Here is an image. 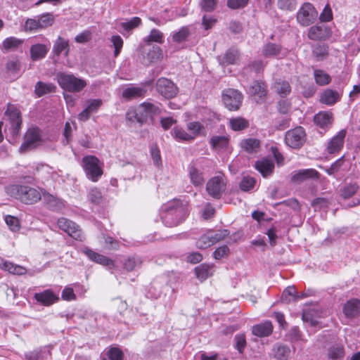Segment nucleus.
<instances>
[{"mask_svg":"<svg viewBox=\"0 0 360 360\" xmlns=\"http://www.w3.org/2000/svg\"><path fill=\"white\" fill-rule=\"evenodd\" d=\"M187 214L186 204L176 199L162 205L160 212L162 223L167 227L180 224L185 220Z\"/></svg>","mask_w":360,"mask_h":360,"instance_id":"obj_1","label":"nucleus"},{"mask_svg":"<svg viewBox=\"0 0 360 360\" xmlns=\"http://www.w3.org/2000/svg\"><path fill=\"white\" fill-rule=\"evenodd\" d=\"M6 191L11 197L27 205L34 204L41 198L39 190L27 186L11 185L6 188Z\"/></svg>","mask_w":360,"mask_h":360,"instance_id":"obj_2","label":"nucleus"},{"mask_svg":"<svg viewBox=\"0 0 360 360\" xmlns=\"http://www.w3.org/2000/svg\"><path fill=\"white\" fill-rule=\"evenodd\" d=\"M173 132L174 138L179 141H191L206 134L205 126L195 121L188 122L186 127H175Z\"/></svg>","mask_w":360,"mask_h":360,"instance_id":"obj_3","label":"nucleus"},{"mask_svg":"<svg viewBox=\"0 0 360 360\" xmlns=\"http://www.w3.org/2000/svg\"><path fill=\"white\" fill-rule=\"evenodd\" d=\"M159 112L160 108L158 105L144 102L135 108L129 109L126 114V119L130 122L136 121L143 124L148 117H152Z\"/></svg>","mask_w":360,"mask_h":360,"instance_id":"obj_4","label":"nucleus"},{"mask_svg":"<svg viewBox=\"0 0 360 360\" xmlns=\"http://www.w3.org/2000/svg\"><path fill=\"white\" fill-rule=\"evenodd\" d=\"M56 77L59 86L63 90L70 93H79L87 85L85 79L77 77L72 73L58 72Z\"/></svg>","mask_w":360,"mask_h":360,"instance_id":"obj_5","label":"nucleus"},{"mask_svg":"<svg viewBox=\"0 0 360 360\" xmlns=\"http://www.w3.org/2000/svg\"><path fill=\"white\" fill-rule=\"evenodd\" d=\"M82 167L88 179L96 182L103 174L99 160L92 155L85 156L82 159Z\"/></svg>","mask_w":360,"mask_h":360,"instance_id":"obj_6","label":"nucleus"},{"mask_svg":"<svg viewBox=\"0 0 360 360\" xmlns=\"http://www.w3.org/2000/svg\"><path fill=\"white\" fill-rule=\"evenodd\" d=\"M228 235L229 231L226 229L217 231L208 230L196 241V246L199 249L207 248L224 240Z\"/></svg>","mask_w":360,"mask_h":360,"instance_id":"obj_7","label":"nucleus"},{"mask_svg":"<svg viewBox=\"0 0 360 360\" xmlns=\"http://www.w3.org/2000/svg\"><path fill=\"white\" fill-rule=\"evenodd\" d=\"M318 17V12L310 3H304L302 5L297 13V22L303 27H307L314 23Z\"/></svg>","mask_w":360,"mask_h":360,"instance_id":"obj_8","label":"nucleus"},{"mask_svg":"<svg viewBox=\"0 0 360 360\" xmlns=\"http://www.w3.org/2000/svg\"><path fill=\"white\" fill-rule=\"evenodd\" d=\"M4 115L11 124V127L9 128L10 132L13 136L18 135L22 124L20 110L14 105L8 104Z\"/></svg>","mask_w":360,"mask_h":360,"instance_id":"obj_9","label":"nucleus"},{"mask_svg":"<svg viewBox=\"0 0 360 360\" xmlns=\"http://www.w3.org/2000/svg\"><path fill=\"white\" fill-rule=\"evenodd\" d=\"M306 141V133L303 127H297L288 130L285 136V143L292 148H300Z\"/></svg>","mask_w":360,"mask_h":360,"instance_id":"obj_10","label":"nucleus"},{"mask_svg":"<svg viewBox=\"0 0 360 360\" xmlns=\"http://www.w3.org/2000/svg\"><path fill=\"white\" fill-rule=\"evenodd\" d=\"M226 188V179L219 174L211 178L206 184L207 193L214 198H219Z\"/></svg>","mask_w":360,"mask_h":360,"instance_id":"obj_11","label":"nucleus"},{"mask_svg":"<svg viewBox=\"0 0 360 360\" xmlns=\"http://www.w3.org/2000/svg\"><path fill=\"white\" fill-rule=\"evenodd\" d=\"M222 99L229 110H237L241 105L243 95L238 90L229 89L224 91Z\"/></svg>","mask_w":360,"mask_h":360,"instance_id":"obj_12","label":"nucleus"},{"mask_svg":"<svg viewBox=\"0 0 360 360\" xmlns=\"http://www.w3.org/2000/svg\"><path fill=\"white\" fill-rule=\"evenodd\" d=\"M57 224L60 229L67 233L73 238L78 240H83L84 236L82 231L79 229V226L77 225L75 222L66 218L61 217L58 219Z\"/></svg>","mask_w":360,"mask_h":360,"instance_id":"obj_13","label":"nucleus"},{"mask_svg":"<svg viewBox=\"0 0 360 360\" xmlns=\"http://www.w3.org/2000/svg\"><path fill=\"white\" fill-rule=\"evenodd\" d=\"M40 142L39 130L30 128L25 134V140L20 147V152H27L37 147Z\"/></svg>","mask_w":360,"mask_h":360,"instance_id":"obj_14","label":"nucleus"},{"mask_svg":"<svg viewBox=\"0 0 360 360\" xmlns=\"http://www.w3.org/2000/svg\"><path fill=\"white\" fill-rule=\"evenodd\" d=\"M156 89L158 93L166 98L174 97L178 91L176 86L169 79L162 77L156 83Z\"/></svg>","mask_w":360,"mask_h":360,"instance_id":"obj_15","label":"nucleus"},{"mask_svg":"<svg viewBox=\"0 0 360 360\" xmlns=\"http://www.w3.org/2000/svg\"><path fill=\"white\" fill-rule=\"evenodd\" d=\"M347 130L342 129L333 136L328 142L327 152L330 154L339 153L343 148Z\"/></svg>","mask_w":360,"mask_h":360,"instance_id":"obj_16","label":"nucleus"},{"mask_svg":"<svg viewBox=\"0 0 360 360\" xmlns=\"http://www.w3.org/2000/svg\"><path fill=\"white\" fill-rule=\"evenodd\" d=\"M34 297L37 302L45 307H49L59 300L58 295L51 289L36 292Z\"/></svg>","mask_w":360,"mask_h":360,"instance_id":"obj_17","label":"nucleus"},{"mask_svg":"<svg viewBox=\"0 0 360 360\" xmlns=\"http://www.w3.org/2000/svg\"><path fill=\"white\" fill-rule=\"evenodd\" d=\"M82 252L85 254L90 260L105 266L109 269H112L115 267V263L111 259L100 255L86 247L84 248Z\"/></svg>","mask_w":360,"mask_h":360,"instance_id":"obj_18","label":"nucleus"},{"mask_svg":"<svg viewBox=\"0 0 360 360\" xmlns=\"http://www.w3.org/2000/svg\"><path fill=\"white\" fill-rule=\"evenodd\" d=\"M103 105L101 99H89L86 101V108L78 115L80 121L85 122L89 120L91 114L96 113Z\"/></svg>","mask_w":360,"mask_h":360,"instance_id":"obj_19","label":"nucleus"},{"mask_svg":"<svg viewBox=\"0 0 360 360\" xmlns=\"http://www.w3.org/2000/svg\"><path fill=\"white\" fill-rule=\"evenodd\" d=\"M209 143L212 150L217 152H223L228 150L229 146V136L224 135L212 136Z\"/></svg>","mask_w":360,"mask_h":360,"instance_id":"obj_20","label":"nucleus"},{"mask_svg":"<svg viewBox=\"0 0 360 360\" xmlns=\"http://www.w3.org/2000/svg\"><path fill=\"white\" fill-rule=\"evenodd\" d=\"M318 172L314 169H300L291 173V181L294 183H301L308 179L318 178Z\"/></svg>","mask_w":360,"mask_h":360,"instance_id":"obj_21","label":"nucleus"},{"mask_svg":"<svg viewBox=\"0 0 360 360\" xmlns=\"http://www.w3.org/2000/svg\"><path fill=\"white\" fill-rule=\"evenodd\" d=\"M330 34V30L323 25H316L309 28L308 37L312 40H322L328 38Z\"/></svg>","mask_w":360,"mask_h":360,"instance_id":"obj_22","label":"nucleus"},{"mask_svg":"<svg viewBox=\"0 0 360 360\" xmlns=\"http://www.w3.org/2000/svg\"><path fill=\"white\" fill-rule=\"evenodd\" d=\"M262 53L267 58H282L285 55L286 51L278 44L268 43L263 47Z\"/></svg>","mask_w":360,"mask_h":360,"instance_id":"obj_23","label":"nucleus"},{"mask_svg":"<svg viewBox=\"0 0 360 360\" xmlns=\"http://www.w3.org/2000/svg\"><path fill=\"white\" fill-rule=\"evenodd\" d=\"M0 269L4 270L6 271L9 272L10 274L22 276L27 274V271L25 267L15 264L13 262L4 260V259L0 257Z\"/></svg>","mask_w":360,"mask_h":360,"instance_id":"obj_24","label":"nucleus"},{"mask_svg":"<svg viewBox=\"0 0 360 360\" xmlns=\"http://www.w3.org/2000/svg\"><path fill=\"white\" fill-rule=\"evenodd\" d=\"M255 168L264 177H267L273 173L274 163L270 158H264L256 162Z\"/></svg>","mask_w":360,"mask_h":360,"instance_id":"obj_25","label":"nucleus"},{"mask_svg":"<svg viewBox=\"0 0 360 360\" xmlns=\"http://www.w3.org/2000/svg\"><path fill=\"white\" fill-rule=\"evenodd\" d=\"M273 325L271 321H266L263 323L257 324L252 327V333L257 337H267L272 333Z\"/></svg>","mask_w":360,"mask_h":360,"instance_id":"obj_26","label":"nucleus"},{"mask_svg":"<svg viewBox=\"0 0 360 360\" xmlns=\"http://www.w3.org/2000/svg\"><path fill=\"white\" fill-rule=\"evenodd\" d=\"M23 43V39L15 37L6 38L0 44V49L3 52L16 51Z\"/></svg>","mask_w":360,"mask_h":360,"instance_id":"obj_27","label":"nucleus"},{"mask_svg":"<svg viewBox=\"0 0 360 360\" xmlns=\"http://www.w3.org/2000/svg\"><path fill=\"white\" fill-rule=\"evenodd\" d=\"M328 360H343L345 356V348L340 343L331 345L327 349Z\"/></svg>","mask_w":360,"mask_h":360,"instance_id":"obj_28","label":"nucleus"},{"mask_svg":"<svg viewBox=\"0 0 360 360\" xmlns=\"http://www.w3.org/2000/svg\"><path fill=\"white\" fill-rule=\"evenodd\" d=\"M314 121L321 128H328L332 124L333 115L328 111L320 112L314 116Z\"/></svg>","mask_w":360,"mask_h":360,"instance_id":"obj_29","label":"nucleus"},{"mask_svg":"<svg viewBox=\"0 0 360 360\" xmlns=\"http://www.w3.org/2000/svg\"><path fill=\"white\" fill-rule=\"evenodd\" d=\"M343 311L346 316L354 317L360 312V300L352 299L344 305Z\"/></svg>","mask_w":360,"mask_h":360,"instance_id":"obj_30","label":"nucleus"},{"mask_svg":"<svg viewBox=\"0 0 360 360\" xmlns=\"http://www.w3.org/2000/svg\"><path fill=\"white\" fill-rule=\"evenodd\" d=\"M240 146L247 153H256L260 146V141L253 138L244 139L240 141Z\"/></svg>","mask_w":360,"mask_h":360,"instance_id":"obj_31","label":"nucleus"},{"mask_svg":"<svg viewBox=\"0 0 360 360\" xmlns=\"http://www.w3.org/2000/svg\"><path fill=\"white\" fill-rule=\"evenodd\" d=\"M188 172L191 182L193 186H200L203 184L205 178L203 173L200 170L191 165L188 167Z\"/></svg>","mask_w":360,"mask_h":360,"instance_id":"obj_32","label":"nucleus"},{"mask_svg":"<svg viewBox=\"0 0 360 360\" xmlns=\"http://www.w3.org/2000/svg\"><path fill=\"white\" fill-rule=\"evenodd\" d=\"M146 93V89L141 86H131L122 91V96L127 99H133L143 97Z\"/></svg>","mask_w":360,"mask_h":360,"instance_id":"obj_33","label":"nucleus"},{"mask_svg":"<svg viewBox=\"0 0 360 360\" xmlns=\"http://www.w3.org/2000/svg\"><path fill=\"white\" fill-rule=\"evenodd\" d=\"M48 51L49 47L45 44H34L30 48L31 58L34 60H37L41 58H43L46 55Z\"/></svg>","mask_w":360,"mask_h":360,"instance_id":"obj_34","label":"nucleus"},{"mask_svg":"<svg viewBox=\"0 0 360 360\" xmlns=\"http://www.w3.org/2000/svg\"><path fill=\"white\" fill-rule=\"evenodd\" d=\"M339 99L338 92L328 89L321 94L320 101L322 103L330 105L335 103Z\"/></svg>","mask_w":360,"mask_h":360,"instance_id":"obj_35","label":"nucleus"},{"mask_svg":"<svg viewBox=\"0 0 360 360\" xmlns=\"http://www.w3.org/2000/svg\"><path fill=\"white\" fill-rule=\"evenodd\" d=\"M43 199L49 207L53 210H60L65 207L63 201L50 194H43Z\"/></svg>","mask_w":360,"mask_h":360,"instance_id":"obj_36","label":"nucleus"},{"mask_svg":"<svg viewBox=\"0 0 360 360\" xmlns=\"http://www.w3.org/2000/svg\"><path fill=\"white\" fill-rule=\"evenodd\" d=\"M212 266L207 264H202L195 268L196 277L201 281L207 279L212 274Z\"/></svg>","mask_w":360,"mask_h":360,"instance_id":"obj_37","label":"nucleus"},{"mask_svg":"<svg viewBox=\"0 0 360 360\" xmlns=\"http://www.w3.org/2000/svg\"><path fill=\"white\" fill-rule=\"evenodd\" d=\"M274 356L281 360H286L290 354V349L288 347L280 344H276L273 348Z\"/></svg>","mask_w":360,"mask_h":360,"instance_id":"obj_38","label":"nucleus"},{"mask_svg":"<svg viewBox=\"0 0 360 360\" xmlns=\"http://www.w3.org/2000/svg\"><path fill=\"white\" fill-rule=\"evenodd\" d=\"M239 58L238 51L236 49H231L228 50L223 58L220 59V63L222 65L234 64Z\"/></svg>","mask_w":360,"mask_h":360,"instance_id":"obj_39","label":"nucleus"},{"mask_svg":"<svg viewBox=\"0 0 360 360\" xmlns=\"http://www.w3.org/2000/svg\"><path fill=\"white\" fill-rule=\"evenodd\" d=\"M248 93L251 95L258 96L262 99L266 93V86L263 82H255L249 88Z\"/></svg>","mask_w":360,"mask_h":360,"instance_id":"obj_40","label":"nucleus"},{"mask_svg":"<svg viewBox=\"0 0 360 360\" xmlns=\"http://www.w3.org/2000/svg\"><path fill=\"white\" fill-rule=\"evenodd\" d=\"M68 51V41L60 37H58L53 45L54 53L57 56H59L62 53L63 51H65V54L67 55Z\"/></svg>","mask_w":360,"mask_h":360,"instance_id":"obj_41","label":"nucleus"},{"mask_svg":"<svg viewBox=\"0 0 360 360\" xmlns=\"http://www.w3.org/2000/svg\"><path fill=\"white\" fill-rule=\"evenodd\" d=\"M56 86L52 84H46L38 82L35 86V93L40 97L46 94L53 92Z\"/></svg>","mask_w":360,"mask_h":360,"instance_id":"obj_42","label":"nucleus"},{"mask_svg":"<svg viewBox=\"0 0 360 360\" xmlns=\"http://www.w3.org/2000/svg\"><path fill=\"white\" fill-rule=\"evenodd\" d=\"M87 198L89 201L95 205H100L103 201L102 193L96 187H93L89 189Z\"/></svg>","mask_w":360,"mask_h":360,"instance_id":"obj_43","label":"nucleus"},{"mask_svg":"<svg viewBox=\"0 0 360 360\" xmlns=\"http://www.w3.org/2000/svg\"><path fill=\"white\" fill-rule=\"evenodd\" d=\"M314 76L316 84L320 86L326 85L331 80L330 76L322 70H315Z\"/></svg>","mask_w":360,"mask_h":360,"instance_id":"obj_44","label":"nucleus"},{"mask_svg":"<svg viewBox=\"0 0 360 360\" xmlns=\"http://www.w3.org/2000/svg\"><path fill=\"white\" fill-rule=\"evenodd\" d=\"M144 41L146 43L156 42L162 44L164 42V34L159 30L153 29L150 34L144 38Z\"/></svg>","mask_w":360,"mask_h":360,"instance_id":"obj_45","label":"nucleus"},{"mask_svg":"<svg viewBox=\"0 0 360 360\" xmlns=\"http://www.w3.org/2000/svg\"><path fill=\"white\" fill-rule=\"evenodd\" d=\"M49 350H39L27 352L25 354L27 360H44L50 356Z\"/></svg>","mask_w":360,"mask_h":360,"instance_id":"obj_46","label":"nucleus"},{"mask_svg":"<svg viewBox=\"0 0 360 360\" xmlns=\"http://www.w3.org/2000/svg\"><path fill=\"white\" fill-rule=\"evenodd\" d=\"M248 122L242 117L230 119L229 125L234 131H240L248 127Z\"/></svg>","mask_w":360,"mask_h":360,"instance_id":"obj_47","label":"nucleus"},{"mask_svg":"<svg viewBox=\"0 0 360 360\" xmlns=\"http://www.w3.org/2000/svg\"><path fill=\"white\" fill-rule=\"evenodd\" d=\"M190 32L188 27H182L178 31L172 33V37L174 41L180 43L186 39Z\"/></svg>","mask_w":360,"mask_h":360,"instance_id":"obj_48","label":"nucleus"},{"mask_svg":"<svg viewBox=\"0 0 360 360\" xmlns=\"http://www.w3.org/2000/svg\"><path fill=\"white\" fill-rule=\"evenodd\" d=\"M141 263L142 261L139 257H130L124 261L123 266L127 271H131L140 266Z\"/></svg>","mask_w":360,"mask_h":360,"instance_id":"obj_49","label":"nucleus"},{"mask_svg":"<svg viewBox=\"0 0 360 360\" xmlns=\"http://www.w3.org/2000/svg\"><path fill=\"white\" fill-rule=\"evenodd\" d=\"M274 89L277 91V93L282 97L285 96L288 94L291 88L288 82L279 80L276 82L274 84Z\"/></svg>","mask_w":360,"mask_h":360,"instance_id":"obj_50","label":"nucleus"},{"mask_svg":"<svg viewBox=\"0 0 360 360\" xmlns=\"http://www.w3.org/2000/svg\"><path fill=\"white\" fill-rule=\"evenodd\" d=\"M123 354L120 349L111 347L105 353L103 360H122Z\"/></svg>","mask_w":360,"mask_h":360,"instance_id":"obj_51","label":"nucleus"},{"mask_svg":"<svg viewBox=\"0 0 360 360\" xmlns=\"http://www.w3.org/2000/svg\"><path fill=\"white\" fill-rule=\"evenodd\" d=\"M141 23V20L139 17H134L131 19L125 22H122L120 27L126 31H130L137 27Z\"/></svg>","mask_w":360,"mask_h":360,"instance_id":"obj_52","label":"nucleus"},{"mask_svg":"<svg viewBox=\"0 0 360 360\" xmlns=\"http://www.w3.org/2000/svg\"><path fill=\"white\" fill-rule=\"evenodd\" d=\"M20 68V61L18 59L10 60L6 65L7 72L13 76H15L18 73Z\"/></svg>","mask_w":360,"mask_h":360,"instance_id":"obj_53","label":"nucleus"},{"mask_svg":"<svg viewBox=\"0 0 360 360\" xmlns=\"http://www.w3.org/2000/svg\"><path fill=\"white\" fill-rule=\"evenodd\" d=\"M256 184V181L253 177L244 176L240 183V188L243 191H249L252 190Z\"/></svg>","mask_w":360,"mask_h":360,"instance_id":"obj_54","label":"nucleus"},{"mask_svg":"<svg viewBox=\"0 0 360 360\" xmlns=\"http://www.w3.org/2000/svg\"><path fill=\"white\" fill-rule=\"evenodd\" d=\"M358 188L356 184H347L342 188L341 195L344 198H349L356 193Z\"/></svg>","mask_w":360,"mask_h":360,"instance_id":"obj_55","label":"nucleus"},{"mask_svg":"<svg viewBox=\"0 0 360 360\" xmlns=\"http://www.w3.org/2000/svg\"><path fill=\"white\" fill-rule=\"evenodd\" d=\"M37 18L39 22V27H41V30L51 26L54 21L53 15L51 13H44Z\"/></svg>","mask_w":360,"mask_h":360,"instance_id":"obj_56","label":"nucleus"},{"mask_svg":"<svg viewBox=\"0 0 360 360\" xmlns=\"http://www.w3.org/2000/svg\"><path fill=\"white\" fill-rule=\"evenodd\" d=\"M150 155L153 165L160 168L162 167V160L160 150L157 146H152L150 148Z\"/></svg>","mask_w":360,"mask_h":360,"instance_id":"obj_57","label":"nucleus"},{"mask_svg":"<svg viewBox=\"0 0 360 360\" xmlns=\"http://www.w3.org/2000/svg\"><path fill=\"white\" fill-rule=\"evenodd\" d=\"M39 19L37 18H30L25 21V30L26 32H37L40 30Z\"/></svg>","mask_w":360,"mask_h":360,"instance_id":"obj_58","label":"nucleus"},{"mask_svg":"<svg viewBox=\"0 0 360 360\" xmlns=\"http://www.w3.org/2000/svg\"><path fill=\"white\" fill-rule=\"evenodd\" d=\"M162 57V49L158 46H153L148 53V58L150 62L158 61L160 60Z\"/></svg>","mask_w":360,"mask_h":360,"instance_id":"obj_59","label":"nucleus"},{"mask_svg":"<svg viewBox=\"0 0 360 360\" xmlns=\"http://www.w3.org/2000/svg\"><path fill=\"white\" fill-rule=\"evenodd\" d=\"M111 42L115 49L114 56L115 57H117L120 54L121 49H122L123 39L119 35H113L111 37Z\"/></svg>","mask_w":360,"mask_h":360,"instance_id":"obj_60","label":"nucleus"},{"mask_svg":"<svg viewBox=\"0 0 360 360\" xmlns=\"http://www.w3.org/2000/svg\"><path fill=\"white\" fill-rule=\"evenodd\" d=\"M297 5L296 0H278V6L284 11H292Z\"/></svg>","mask_w":360,"mask_h":360,"instance_id":"obj_61","label":"nucleus"},{"mask_svg":"<svg viewBox=\"0 0 360 360\" xmlns=\"http://www.w3.org/2000/svg\"><path fill=\"white\" fill-rule=\"evenodd\" d=\"M5 222L12 231H17L20 229V224L18 218L7 215L5 217Z\"/></svg>","mask_w":360,"mask_h":360,"instance_id":"obj_62","label":"nucleus"},{"mask_svg":"<svg viewBox=\"0 0 360 360\" xmlns=\"http://www.w3.org/2000/svg\"><path fill=\"white\" fill-rule=\"evenodd\" d=\"M296 294V290L294 286H288L286 288L281 296V299L284 302H289L292 300L295 299V296Z\"/></svg>","mask_w":360,"mask_h":360,"instance_id":"obj_63","label":"nucleus"},{"mask_svg":"<svg viewBox=\"0 0 360 360\" xmlns=\"http://www.w3.org/2000/svg\"><path fill=\"white\" fill-rule=\"evenodd\" d=\"M234 340L236 342V349L239 352V353H243V350L246 346V339L244 334H237Z\"/></svg>","mask_w":360,"mask_h":360,"instance_id":"obj_64","label":"nucleus"}]
</instances>
